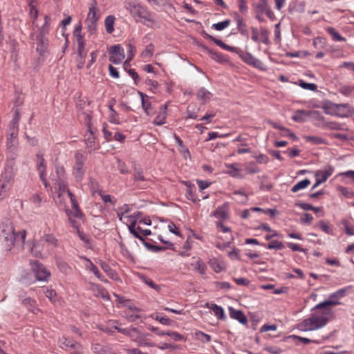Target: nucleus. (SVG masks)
<instances>
[{"label": "nucleus", "instance_id": "obj_1", "mask_svg": "<svg viewBox=\"0 0 354 354\" xmlns=\"http://www.w3.org/2000/svg\"><path fill=\"white\" fill-rule=\"evenodd\" d=\"M57 196L58 202L64 205L65 211L71 225L78 229L82 220V214L73 194L68 189L64 180H60L57 183Z\"/></svg>", "mask_w": 354, "mask_h": 354}, {"label": "nucleus", "instance_id": "obj_2", "mask_svg": "<svg viewBox=\"0 0 354 354\" xmlns=\"http://www.w3.org/2000/svg\"><path fill=\"white\" fill-rule=\"evenodd\" d=\"M331 310L324 309L323 311H316L297 325V328L302 332L319 330L326 325L329 317L332 315Z\"/></svg>", "mask_w": 354, "mask_h": 354}, {"label": "nucleus", "instance_id": "obj_3", "mask_svg": "<svg viewBox=\"0 0 354 354\" xmlns=\"http://www.w3.org/2000/svg\"><path fill=\"white\" fill-rule=\"evenodd\" d=\"M57 243V241L53 235L46 234L38 243L33 244L31 253L35 257H46L56 248Z\"/></svg>", "mask_w": 354, "mask_h": 354}, {"label": "nucleus", "instance_id": "obj_4", "mask_svg": "<svg viewBox=\"0 0 354 354\" xmlns=\"http://www.w3.org/2000/svg\"><path fill=\"white\" fill-rule=\"evenodd\" d=\"M15 174V161L13 158L8 159L0 174V193L7 192L11 188Z\"/></svg>", "mask_w": 354, "mask_h": 354}, {"label": "nucleus", "instance_id": "obj_5", "mask_svg": "<svg viewBox=\"0 0 354 354\" xmlns=\"http://www.w3.org/2000/svg\"><path fill=\"white\" fill-rule=\"evenodd\" d=\"M124 7L137 21L143 19L142 23L146 25H149L148 22L153 21L151 15L144 7L133 1H126Z\"/></svg>", "mask_w": 354, "mask_h": 354}, {"label": "nucleus", "instance_id": "obj_6", "mask_svg": "<svg viewBox=\"0 0 354 354\" xmlns=\"http://www.w3.org/2000/svg\"><path fill=\"white\" fill-rule=\"evenodd\" d=\"M100 17L101 14L97 3L93 0L88 4V12L85 19L86 29L91 35L95 33Z\"/></svg>", "mask_w": 354, "mask_h": 354}, {"label": "nucleus", "instance_id": "obj_7", "mask_svg": "<svg viewBox=\"0 0 354 354\" xmlns=\"http://www.w3.org/2000/svg\"><path fill=\"white\" fill-rule=\"evenodd\" d=\"M15 239L16 235L13 225L12 223L6 224L0 232V240L6 250H10Z\"/></svg>", "mask_w": 354, "mask_h": 354}, {"label": "nucleus", "instance_id": "obj_8", "mask_svg": "<svg viewBox=\"0 0 354 354\" xmlns=\"http://www.w3.org/2000/svg\"><path fill=\"white\" fill-rule=\"evenodd\" d=\"M19 115L17 113L14 116L11 124L8 129V136L7 138V142L6 146L7 148L11 151L15 149L16 143H17V139L18 136V124H19Z\"/></svg>", "mask_w": 354, "mask_h": 354}, {"label": "nucleus", "instance_id": "obj_9", "mask_svg": "<svg viewBox=\"0 0 354 354\" xmlns=\"http://www.w3.org/2000/svg\"><path fill=\"white\" fill-rule=\"evenodd\" d=\"M346 295L345 289H339L335 292L332 293L328 297L327 300L324 301L323 302L317 304L315 309L319 310L322 308L326 309L328 306H336L339 305L341 303L339 301L342 297H344Z\"/></svg>", "mask_w": 354, "mask_h": 354}, {"label": "nucleus", "instance_id": "obj_10", "mask_svg": "<svg viewBox=\"0 0 354 354\" xmlns=\"http://www.w3.org/2000/svg\"><path fill=\"white\" fill-rule=\"evenodd\" d=\"M30 265L38 281H48L50 276V272L37 261H30Z\"/></svg>", "mask_w": 354, "mask_h": 354}, {"label": "nucleus", "instance_id": "obj_11", "mask_svg": "<svg viewBox=\"0 0 354 354\" xmlns=\"http://www.w3.org/2000/svg\"><path fill=\"white\" fill-rule=\"evenodd\" d=\"M128 206L124 205L120 210H118V216L120 221L126 224L128 226L129 230H130L131 226L136 223L139 213L136 215H127V213L128 212Z\"/></svg>", "mask_w": 354, "mask_h": 354}, {"label": "nucleus", "instance_id": "obj_12", "mask_svg": "<svg viewBox=\"0 0 354 354\" xmlns=\"http://www.w3.org/2000/svg\"><path fill=\"white\" fill-rule=\"evenodd\" d=\"M84 160L85 157L82 153L77 152L75 154V165L74 166L73 174L77 180H80L84 175Z\"/></svg>", "mask_w": 354, "mask_h": 354}, {"label": "nucleus", "instance_id": "obj_13", "mask_svg": "<svg viewBox=\"0 0 354 354\" xmlns=\"http://www.w3.org/2000/svg\"><path fill=\"white\" fill-rule=\"evenodd\" d=\"M252 39L254 42H260L265 44H269L268 31L264 28L257 29V28H252Z\"/></svg>", "mask_w": 354, "mask_h": 354}, {"label": "nucleus", "instance_id": "obj_14", "mask_svg": "<svg viewBox=\"0 0 354 354\" xmlns=\"http://www.w3.org/2000/svg\"><path fill=\"white\" fill-rule=\"evenodd\" d=\"M109 52V60L115 64H120L124 58V49L120 45L111 46Z\"/></svg>", "mask_w": 354, "mask_h": 354}, {"label": "nucleus", "instance_id": "obj_15", "mask_svg": "<svg viewBox=\"0 0 354 354\" xmlns=\"http://www.w3.org/2000/svg\"><path fill=\"white\" fill-rule=\"evenodd\" d=\"M142 224L139 223L138 218L137 219L136 223L131 226V228L129 230V232L136 238L143 240V236H149L151 234V230L148 229H143Z\"/></svg>", "mask_w": 354, "mask_h": 354}, {"label": "nucleus", "instance_id": "obj_16", "mask_svg": "<svg viewBox=\"0 0 354 354\" xmlns=\"http://www.w3.org/2000/svg\"><path fill=\"white\" fill-rule=\"evenodd\" d=\"M242 60L246 64L251 65L255 68H259L262 71L266 70V66L263 64L261 61L254 57L250 53H245L241 55Z\"/></svg>", "mask_w": 354, "mask_h": 354}, {"label": "nucleus", "instance_id": "obj_17", "mask_svg": "<svg viewBox=\"0 0 354 354\" xmlns=\"http://www.w3.org/2000/svg\"><path fill=\"white\" fill-rule=\"evenodd\" d=\"M77 67L80 69L82 68L84 64L85 57L87 55V50L85 48V42L77 44Z\"/></svg>", "mask_w": 354, "mask_h": 354}, {"label": "nucleus", "instance_id": "obj_18", "mask_svg": "<svg viewBox=\"0 0 354 354\" xmlns=\"http://www.w3.org/2000/svg\"><path fill=\"white\" fill-rule=\"evenodd\" d=\"M89 290L93 292V295L97 297H100L105 300L109 299V295L107 291L100 285L90 283Z\"/></svg>", "mask_w": 354, "mask_h": 354}, {"label": "nucleus", "instance_id": "obj_19", "mask_svg": "<svg viewBox=\"0 0 354 354\" xmlns=\"http://www.w3.org/2000/svg\"><path fill=\"white\" fill-rule=\"evenodd\" d=\"M83 265L88 270L91 272L95 274L100 281L108 283V281L104 278L102 274L100 272L99 270L88 259L83 258Z\"/></svg>", "mask_w": 354, "mask_h": 354}, {"label": "nucleus", "instance_id": "obj_20", "mask_svg": "<svg viewBox=\"0 0 354 354\" xmlns=\"http://www.w3.org/2000/svg\"><path fill=\"white\" fill-rule=\"evenodd\" d=\"M333 171L334 169L330 166H328L324 169L317 171L315 174V177L318 180V183H323L327 180Z\"/></svg>", "mask_w": 354, "mask_h": 354}, {"label": "nucleus", "instance_id": "obj_21", "mask_svg": "<svg viewBox=\"0 0 354 354\" xmlns=\"http://www.w3.org/2000/svg\"><path fill=\"white\" fill-rule=\"evenodd\" d=\"M167 104H165L160 106L158 113L153 121V124L157 126H161L165 123V120L167 115Z\"/></svg>", "mask_w": 354, "mask_h": 354}, {"label": "nucleus", "instance_id": "obj_22", "mask_svg": "<svg viewBox=\"0 0 354 354\" xmlns=\"http://www.w3.org/2000/svg\"><path fill=\"white\" fill-rule=\"evenodd\" d=\"M229 312L230 315L232 319L238 320L242 324H245L247 323V318L241 310H236L232 307H230Z\"/></svg>", "mask_w": 354, "mask_h": 354}, {"label": "nucleus", "instance_id": "obj_23", "mask_svg": "<svg viewBox=\"0 0 354 354\" xmlns=\"http://www.w3.org/2000/svg\"><path fill=\"white\" fill-rule=\"evenodd\" d=\"M205 306L211 309L218 319L223 320L226 318L223 308L215 304L206 303Z\"/></svg>", "mask_w": 354, "mask_h": 354}, {"label": "nucleus", "instance_id": "obj_24", "mask_svg": "<svg viewBox=\"0 0 354 354\" xmlns=\"http://www.w3.org/2000/svg\"><path fill=\"white\" fill-rule=\"evenodd\" d=\"M209 264L211 268L217 273L221 272L225 269V263L218 259H210Z\"/></svg>", "mask_w": 354, "mask_h": 354}, {"label": "nucleus", "instance_id": "obj_25", "mask_svg": "<svg viewBox=\"0 0 354 354\" xmlns=\"http://www.w3.org/2000/svg\"><path fill=\"white\" fill-rule=\"evenodd\" d=\"M38 158V164H37V169L39 173V176L42 181L44 182L46 187H47V183L45 180L46 176V165L44 164V160L42 156H37Z\"/></svg>", "mask_w": 354, "mask_h": 354}, {"label": "nucleus", "instance_id": "obj_26", "mask_svg": "<svg viewBox=\"0 0 354 354\" xmlns=\"http://www.w3.org/2000/svg\"><path fill=\"white\" fill-rule=\"evenodd\" d=\"M37 51L42 55L48 47V39L46 37H37Z\"/></svg>", "mask_w": 354, "mask_h": 354}, {"label": "nucleus", "instance_id": "obj_27", "mask_svg": "<svg viewBox=\"0 0 354 354\" xmlns=\"http://www.w3.org/2000/svg\"><path fill=\"white\" fill-rule=\"evenodd\" d=\"M115 17L113 15H108L104 19V27L106 32L111 34L114 31Z\"/></svg>", "mask_w": 354, "mask_h": 354}, {"label": "nucleus", "instance_id": "obj_28", "mask_svg": "<svg viewBox=\"0 0 354 354\" xmlns=\"http://www.w3.org/2000/svg\"><path fill=\"white\" fill-rule=\"evenodd\" d=\"M100 266L104 272L107 274V275L113 280L119 281L120 280V277L118 276L115 271L112 270L109 265L105 263L104 262L100 261Z\"/></svg>", "mask_w": 354, "mask_h": 354}, {"label": "nucleus", "instance_id": "obj_29", "mask_svg": "<svg viewBox=\"0 0 354 354\" xmlns=\"http://www.w3.org/2000/svg\"><path fill=\"white\" fill-rule=\"evenodd\" d=\"M311 115L310 111L304 110H297L292 115V119L295 122H302L306 120V118Z\"/></svg>", "mask_w": 354, "mask_h": 354}, {"label": "nucleus", "instance_id": "obj_30", "mask_svg": "<svg viewBox=\"0 0 354 354\" xmlns=\"http://www.w3.org/2000/svg\"><path fill=\"white\" fill-rule=\"evenodd\" d=\"M139 93L141 97L142 106V108H143L145 112L146 113L147 115H152L153 113V111L151 107V102L148 100L145 99L147 95H145V94H143L142 93H140V92Z\"/></svg>", "mask_w": 354, "mask_h": 354}, {"label": "nucleus", "instance_id": "obj_31", "mask_svg": "<svg viewBox=\"0 0 354 354\" xmlns=\"http://www.w3.org/2000/svg\"><path fill=\"white\" fill-rule=\"evenodd\" d=\"M254 6L255 12L258 15H263V13L269 12L267 0H259V3L254 4Z\"/></svg>", "mask_w": 354, "mask_h": 354}, {"label": "nucleus", "instance_id": "obj_32", "mask_svg": "<svg viewBox=\"0 0 354 354\" xmlns=\"http://www.w3.org/2000/svg\"><path fill=\"white\" fill-rule=\"evenodd\" d=\"M225 167L230 169V170L226 172L230 176L238 178H243V176L241 173V170L236 167V165L235 164H227L225 165Z\"/></svg>", "mask_w": 354, "mask_h": 354}, {"label": "nucleus", "instance_id": "obj_33", "mask_svg": "<svg viewBox=\"0 0 354 354\" xmlns=\"http://www.w3.org/2000/svg\"><path fill=\"white\" fill-rule=\"evenodd\" d=\"M50 19L48 16L46 15L44 17V24L39 28V34L37 37H46V35L49 32V26H50Z\"/></svg>", "mask_w": 354, "mask_h": 354}, {"label": "nucleus", "instance_id": "obj_34", "mask_svg": "<svg viewBox=\"0 0 354 354\" xmlns=\"http://www.w3.org/2000/svg\"><path fill=\"white\" fill-rule=\"evenodd\" d=\"M212 93L205 88H201L197 92V97L201 100L203 103H205L210 100Z\"/></svg>", "mask_w": 354, "mask_h": 354}, {"label": "nucleus", "instance_id": "obj_35", "mask_svg": "<svg viewBox=\"0 0 354 354\" xmlns=\"http://www.w3.org/2000/svg\"><path fill=\"white\" fill-rule=\"evenodd\" d=\"M213 215L218 219L224 220L227 218V205H223L221 207H218L215 212H214Z\"/></svg>", "mask_w": 354, "mask_h": 354}, {"label": "nucleus", "instance_id": "obj_36", "mask_svg": "<svg viewBox=\"0 0 354 354\" xmlns=\"http://www.w3.org/2000/svg\"><path fill=\"white\" fill-rule=\"evenodd\" d=\"M115 297L117 298L118 301L120 304H123L124 306L129 308L132 310L134 313H138L140 311L139 308H136L133 305L131 301L129 299H124L123 297H120L119 295L115 294Z\"/></svg>", "mask_w": 354, "mask_h": 354}, {"label": "nucleus", "instance_id": "obj_37", "mask_svg": "<svg viewBox=\"0 0 354 354\" xmlns=\"http://www.w3.org/2000/svg\"><path fill=\"white\" fill-rule=\"evenodd\" d=\"M82 30V24L79 23L75 27L73 35L75 38V41L77 44L84 43V36L81 33Z\"/></svg>", "mask_w": 354, "mask_h": 354}, {"label": "nucleus", "instance_id": "obj_38", "mask_svg": "<svg viewBox=\"0 0 354 354\" xmlns=\"http://www.w3.org/2000/svg\"><path fill=\"white\" fill-rule=\"evenodd\" d=\"M310 184V181L308 179L302 180L296 183L291 189L292 192H297L301 189L306 188Z\"/></svg>", "mask_w": 354, "mask_h": 354}, {"label": "nucleus", "instance_id": "obj_39", "mask_svg": "<svg viewBox=\"0 0 354 354\" xmlns=\"http://www.w3.org/2000/svg\"><path fill=\"white\" fill-rule=\"evenodd\" d=\"M216 227L221 229L223 233H228V236L226 237V239L229 241L226 243V246H229L230 241L233 240V236L230 233V229L228 227L223 225L221 222L216 223Z\"/></svg>", "mask_w": 354, "mask_h": 354}, {"label": "nucleus", "instance_id": "obj_40", "mask_svg": "<svg viewBox=\"0 0 354 354\" xmlns=\"http://www.w3.org/2000/svg\"><path fill=\"white\" fill-rule=\"evenodd\" d=\"M29 6L30 8V14L31 17L33 19L32 24L36 26L35 24V20L37 18L38 16V10L35 8V6L34 5V1L33 0H28Z\"/></svg>", "mask_w": 354, "mask_h": 354}, {"label": "nucleus", "instance_id": "obj_41", "mask_svg": "<svg viewBox=\"0 0 354 354\" xmlns=\"http://www.w3.org/2000/svg\"><path fill=\"white\" fill-rule=\"evenodd\" d=\"M327 32L332 36V38L334 41H344L345 39L342 37L335 28L332 27H328L326 29Z\"/></svg>", "mask_w": 354, "mask_h": 354}, {"label": "nucleus", "instance_id": "obj_42", "mask_svg": "<svg viewBox=\"0 0 354 354\" xmlns=\"http://www.w3.org/2000/svg\"><path fill=\"white\" fill-rule=\"evenodd\" d=\"M209 37L212 40L214 41V42L218 46L223 48V49H225L228 51H232V52H234L235 51V48L234 47H232V46H228V45H226L225 44H224L222 41L219 40V39H216L215 38H214L212 36H209Z\"/></svg>", "mask_w": 354, "mask_h": 354}, {"label": "nucleus", "instance_id": "obj_43", "mask_svg": "<svg viewBox=\"0 0 354 354\" xmlns=\"http://www.w3.org/2000/svg\"><path fill=\"white\" fill-rule=\"evenodd\" d=\"M18 274L20 280L21 281H28L31 279L30 273L24 268L19 269Z\"/></svg>", "mask_w": 354, "mask_h": 354}, {"label": "nucleus", "instance_id": "obj_44", "mask_svg": "<svg viewBox=\"0 0 354 354\" xmlns=\"http://www.w3.org/2000/svg\"><path fill=\"white\" fill-rule=\"evenodd\" d=\"M195 336L202 342H209L211 340V336L209 335L200 330L195 332Z\"/></svg>", "mask_w": 354, "mask_h": 354}, {"label": "nucleus", "instance_id": "obj_45", "mask_svg": "<svg viewBox=\"0 0 354 354\" xmlns=\"http://www.w3.org/2000/svg\"><path fill=\"white\" fill-rule=\"evenodd\" d=\"M23 304L28 307L30 311H32V313H36L37 311H38V309L35 307V301L30 298H26L24 299Z\"/></svg>", "mask_w": 354, "mask_h": 354}, {"label": "nucleus", "instance_id": "obj_46", "mask_svg": "<svg viewBox=\"0 0 354 354\" xmlns=\"http://www.w3.org/2000/svg\"><path fill=\"white\" fill-rule=\"evenodd\" d=\"M194 268H195V270L198 271V272L201 274H205L206 266H205L204 263L201 259H198L196 261V262L194 263Z\"/></svg>", "mask_w": 354, "mask_h": 354}, {"label": "nucleus", "instance_id": "obj_47", "mask_svg": "<svg viewBox=\"0 0 354 354\" xmlns=\"http://www.w3.org/2000/svg\"><path fill=\"white\" fill-rule=\"evenodd\" d=\"M133 178L136 182L145 180V178L143 175V171L140 168H134Z\"/></svg>", "mask_w": 354, "mask_h": 354}, {"label": "nucleus", "instance_id": "obj_48", "mask_svg": "<svg viewBox=\"0 0 354 354\" xmlns=\"http://www.w3.org/2000/svg\"><path fill=\"white\" fill-rule=\"evenodd\" d=\"M230 21L229 19L224 20L217 24H214L212 28L216 30L221 31L226 28L230 25Z\"/></svg>", "mask_w": 354, "mask_h": 354}, {"label": "nucleus", "instance_id": "obj_49", "mask_svg": "<svg viewBox=\"0 0 354 354\" xmlns=\"http://www.w3.org/2000/svg\"><path fill=\"white\" fill-rule=\"evenodd\" d=\"M57 267L59 268V270L64 274H68L71 272V268L69 267V266L64 262V261H58L57 262Z\"/></svg>", "mask_w": 354, "mask_h": 354}, {"label": "nucleus", "instance_id": "obj_50", "mask_svg": "<svg viewBox=\"0 0 354 354\" xmlns=\"http://www.w3.org/2000/svg\"><path fill=\"white\" fill-rule=\"evenodd\" d=\"M165 334H166V335L170 336L171 337V339L176 342H180V341L184 340L183 336L177 332L167 330V331H165Z\"/></svg>", "mask_w": 354, "mask_h": 354}, {"label": "nucleus", "instance_id": "obj_51", "mask_svg": "<svg viewBox=\"0 0 354 354\" xmlns=\"http://www.w3.org/2000/svg\"><path fill=\"white\" fill-rule=\"evenodd\" d=\"M205 50H207V53L211 56L212 59L218 62H221L223 61L224 58L220 53L214 52L213 50L207 48H205Z\"/></svg>", "mask_w": 354, "mask_h": 354}, {"label": "nucleus", "instance_id": "obj_52", "mask_svg": "<svg viewBox=\"0 0 354 354\" xmlns=\"http://www.w3.org/2000/svg\"><path fill=\"white\" fill-rule=\"evenodd\" d=\"M46 296L54 304L58 301L57 293L53 289H48L46 291Z\"/></svg>", "mask_w": 354, "mask_h": 354}, {"label": "nucleus", "instance_id": "obj_53", "mask_svg": "<svg viewBox=\"0 0 354 354\" xmlns=\"http://www.w3.org/2000/svg\"><path fill=\"white\" fill-rule=\"evenodd\" d=\"M268 249L281 250L284 248L282 242L274 240L272 241L267 246Z\"/></svg>", "mask_w": 354, "mask_h": 354}, {"label": "nucleus", "instance_id": "obj_54", "mask_svg": "<svg viewBox=\"0 0 354 354\" xmlns=\"http://www.w3.org/2000/svg\"><path fill=\"white\" fill-rule=\"evenodd\" d=\"M142 281L145 284L148 285L149 287L156 290L158 292L160 291L161 289V288L159 285L156 284L155 283H153V281L151 279H150L147 277H142Z\"/></svg>", "mask_w": 354, "mask_h": 354}, {"label": "nucleus", "instance_id": "obj_55", "mask_svg": "<svg viewBox=\"0 0 354 354\" xmlns=\"http://www.w3.org/2000/svg\"><path fill=\"white\" fill-rule=\"evenodd\" d=\"M245 170L247 173L250 174L259 172V169L257 167H256L252 162L245 165Z\"/></svg>", "mask_w": 354, "mask_h": 354}, {"label": "nucleus", "instance_id": "obj_56", "mask_svg": "<svg viewBox=\"0 0 354 354\" xmlns=\"http://www.w3.org/2000/svg\"><path fill=\"white\" fill-rule=\"evenodd\" d=\"M153 318L163 325L170 326L171 324V321L168 317H160L159 315H153Z\"/></svg>", "mask_w": 354, "mask_h": 354}, {"label": "nucleus", "instance_id": "obj_57", "mask_svg": "<svg viewBox=\"0 0 354 354\" xmlns=\"http://www.w3.org/2000/svg\"><path fill=\"white\" fill-rule=\"evenodd\" d=\"M318 225L320 227V229L322 230H323L324 232H325L326 234H332V229L327 222L321 221H319Z\"/></svg>", "mask_w": 354, "mask_h": 354}, {"label": "nucleus", "instance_id": "obj_58", "mask_svg": "<svg viewBox=\"0 0 354 354\" xmlns=\"http://www.w3.org/2000/svg\"><path fill=\"white\" fill-rule=\"evenodd\" d=\"M153 46L151 44L146 46L145 49L142 53V56L143 57H150L152 56L153 53Z\"/></svg>", "mask_w": 354, "mask_h": 354}, {"label": "nucleus", "instance_id": "obj_59", "mask_svg": "<svg viewBox=\"0 0 354 354\" xmlns=\"http://www.w3.org/2000/svg\"><path fill=\"white\" fill-rule=\"evenodd\" d=\"M109 121L110 122L115 124H120V120L118 116V114L115 110H112V113L109 115Z\"/></svg>", "mask_w": 354, "mask_h": 354}, {"label": "nucleus", "instance_id": "obj_60", "mask_svg": "<svg viewBox=\"0 0 354 354\" xmlns=\"http://www.w3.org/2000/svg\"><path fill=\"white\" fill-rule=\"evenodd\" d=\"M354 91V86L344 85L340 87L339 91L344 95H350Z\"/></svg>", "mask_w": 354, "mask_h": 354}, {"label": "nucleus", "instance_id": "obj_61", "mask_svg": "<svg viewBox=\"0 0 354 354\" xmlns=\"http://www.w3.org/2000/svg\"><path fill=\"white\" fill-rule=\"evenodd\" d=\"M94 140L95 138L93 136L92 133L91 132L86 139V144L87 147L90 148L91 150L95 149Z\"/></svg>", "mask_w": 354, "mask_h": 354}, {"label": "nucleus", "instance_id": "obj_62", "mask_svg": "<svg viewBox=\"0 0 354 354\" xmlns=\"http://www.w3.org/2000/svg\"><path fill=\"white\" fill-rule=\"evenodd\" d=\"M300 86L304 89H308L310 91H315L317 88V85L313 83H307L305 82H301L299 84Z\"/></svg>", "mask_w": 354, "mask_h": 354}, {"label": "nucleus", "instance_id": "obj_63", "mask_svg": "<svg viewBox=\"0 0 354 354\" xmlns=\"http://www.w3.org/2000/svg\"><path fill=\"white\" fill-rule=\"evenodd\" d=\"M326 40L322 37H317L313 41V45L317 48H323L325 45Z\"/></svg>", "mask_w": 354, "mask_h": 354}, {"label": "nucleus", "instance_id": "obj_64", "mask_svg": "<svg viewBox=\"0 0 354 354\" xmlns=\"http://www.w3.org/2000/svg\"><path fill=\"white\" fill-rule=\"evenodd\" d=\"M194 106H188L187 107V118L192 119H196L197 118V111L195 110Z\"/></svg>", "mask_w": 354, "mask_h": 354}]
</instances>
